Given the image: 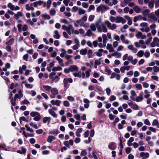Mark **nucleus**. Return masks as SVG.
Segmentation results:
<instances>
[{"label":"nucleus","mask_w":159,"mask_h":159,"mask_svg":"<svg viewBox=\"0 0 159 159\" xmlns=\"http://www.w3.org/2000/svg\"><path fill=\"white\" fill-rule=\"evenodd\" d=\"M23 16V14L21 12L18 11L14 15L13 17L16 20H18L20 17H22Z\"/></svg>","instance_id":"20"},{"label":"nucleus","mask_w":159,"mask_h":159,"mask_svg":"<svg viewBox=\"0 0 159 159\" xmlns=\"http://www.w3.org/2000/svg\"><path fill=\"white\" fill-rule=\"evenodd\" d=\"M69 82L70 83H72L73 82V80L71 78H65L63 80V83L64 84V87L65 88H68V83Z\"/></svg>","instance_id":"7"},{"label":"nucleus","mask_w":159,"mask_h":159,"mask_svg":"<svg viewBox=\"0 0 159 159\" xmlns=\"http://www.w3.org/2000/svg\"><path fill=\"white\" fill-rule=\"evenodd\" d=\"M73 75L75 77H80L82 75V73L80 71L73 73Z\"/></svg>","instance_id":"35"},{"label":"nucleus","mask_w":159,"mask_h":159,"mask_svg":"<svg viewBox=\"0 0 159 159\" xmlns=\"http://www.w3.org/2000/svg\"><path fill=\"white\" fill-rule=\"evenodd\" d=\"M56 59L58 61L60 65L62 66H64L62 59H61L59 57L57 56L56 57Z\"/></svg>","instance_id":"24"},{"label":"nucleus","mask_w":159,"mask_h":159,"mask_svg":"<svg viewBox=\"0 0 159 159\" xmlns=\"http://www.w3.org/2000/svg\"><path fill=\"white\" fill-rule=\"evenodd\" d=\"M50 14L51 16H54L56 14V11L54 9H51L50 11Z\"/></svg>","instance_id":"58"},{"label":"nucleus","mask_w":159,"mask_h":159,"mask_svg":"<svg viewBox=\"0 0 159 159\" xmlns=\"http://www.w3.org/2000/svg\"><path fill=\"white\" fill-rule=\"evenodd\" d=\"M101 58H100L98 60H97L95 61V63L96 65H99L101 63Z\"/></svg>","instance_id":"55"},{"label":"nucleus","mask_w":159,"mask_h":159,"mask_svg":"<svg viewBox=\"0 0 159 159\" xmlns=\"http://www.w3.org/2000/svg\"><path fill=\"white\" fill-rule=\"evenodd\" d=\"M48 112L49 114L54 118H57V115L56 113L51 109H49Z\"/></svg>","instance_id":"23"},{"label":"nucleus","mask_w":159,"mask_h":159,"mask_svg":"<svg viewBox=\"0 0 159 159\" xmlns=\"http://www.w3.org/2000/svg\"><path fill=\"white\" fill-rule=\"evenodd\" d=\"M7 7L12 11H17L20 9V8L18 6H15L13 5L11 3L9 2L8 4Z\"/></svg>","instance_id":"6"},{"label":"nucleus","mask_w":159,"mask_h":159,"mask_svg":"<svg viewBox=\"0 0 159 159\" xmlns=\"http://www.w3.org/2000/svg\"><path fill=\"white\" fill-rule=\"evenodd\" d=\"M116 99V96L114 95H112L109 98V100L110 101H113L115 100Z\"/></svg>","instance_id":"60"},{"label":"nucleus","mask_w":159,"mask_h":159,"mask_svg":"<svg viewBox=\"0 0 159 159\" xmlns=\"http://www.w3.org/2000/svg\"><path fill=\"white\" fill-rule=\"evenodd\" d=\"M133 9L134 11L137 13H139L141 11V10L138 6H135L134 7Z\"/></svg>","instance_id":"36"},{"label":"nucleus","mask_w":159,"mask_h":159,"mask_svg":"<svg viewBox=\"0 0 159 159\" xmlns=\"http://www.w3.org/2000/svg\"><path fill=\"white\" fill-rule=\"evenodd\" d=\"M62 70V68L60 66L57 67H54L53 68L52 70L53 71H60Z\"/></svg>","instance_id":"40"},{"label":"nucleus","mask_w":159,"mask_h":159,"mask_svg":"<svg viewBox=\"0 0 159 159\" xmlns=\"http://www.w3.org/2000/svg\"><path fill=\"white\" fill-rule=\"evenodd\" d=\"M154 0H151L148 2V7L150 8H152L154 7Z\"/></svg>","instance_id":"39"},{"label":"nucleus","mask_w":159,"mask_h":159,"mask_svg":"<svg viewBox=\"0 0 159 159\" xmlns=\"http://www.w3.org/2000/svg\"><path fill=\"white\" fill-rule=\"evenodd\" d=\"M131 108L135 110H137L139 109L138 106L136 104H134L133 106L131 107Z\"/></svg>","instance_id":"51"},{"label":"nucleus","mask_w":159,"mask_h":159,"mask_svg":"<svg viewBox=\"0 0 159 159\" xmlns=\"http://www.w3.org/2000/svg\"><path fill=\"white\" fill-rule=\"evenodd\" d=\"M85 13V11L81 8H80L78 10V14L79 15L84 14Z\"/></svg>","instance_id":"43"},{"label":"nucleus","mask_w":159,"mask_h":159,"mask_svg":"<svg viewBox=\"0 0 159 159\" xmlns=\"http://www.w3.org/2000/svg\"><path fill=\"white\" fill-rule=\"evenodd\" d=\"M43 88L46 91H51L52 88L51 86H50L48 85H44L43 86Z\"/></svg>","instance_id":"38"},{"label":"nucleus","mask_w":159,"mask_h":159,"mask_svg":"<svg viewBox=\"0 0 159 159\" xmlns=\"http://www.w3.org/2000/svg\"><path fill=\"white\" fill-rule=\"evenodd\" d=\"M126 22L125 20L123 18L120 16H117L116 20V23H122L123 24Z\"/></svg>","instance_id":"9"},{"label":"nucleus","mask_w":159,"mask_h":159,"mask_svg":"<svg viewBox=\"0 0 159 159\" xmlns=\"http://www.w3.org/2000/svg\"><path fill=\"white\" fill-rule=\"evenodd\" d=\"M25 86L26 88L30 89L32 88L33 87V85L32 84L28 83H26L25 84Z\"/></svg>","instance_id":"62"},{"label":"nucleus","mask_w":159,"mask_h":159,"mask_svg":"<svg viewBox=\"0 0 159 159\" xmlns=\"http://www.w3.org/2000/svg\"><path fill=\"white\" fill-rule=\"evenodd\" d=\"M14 41V39L12 38L9 41L6 42V43L7 45H11L12 44Z\"/></svg>","instance_id":"46"},{"label":"nucleus","mask_w":159,"mask_h":159,"mask_svg":"<svg viewBox=\"0 0 159 159\" xmlns=\"http://www.w3.org/2000/svg\"><path fill=\"white\" fill-rule=\"evenodd\" d=\"M90 27V30L93 31L96 30V28H97L98 31L99 33L103 32L106 33L107 32V29L106 27L102 22V20L101 18L98 20L94 24H91Z\"/></svg>","instance_id":"1"},{"label":"nucleus","mask_w":159,"mask_h":159,"mask_svg":"<svg viewBox=\"0 0 159 159\" xmlns=\"http://www.w3.org/2000/svg\"><path fill=\"white\" fill-rule=\"evenodd\" d=\"M51 92L52 95H51L50 97L52 98H54L55 96L58 94V91L57 89L55 88H52Z\"/></svg>","instance_id":"5"},{"label":"nucleus","mask_w":159,"mask_h":159,"mask_svg":"<svg viewBox=\"0 0 159 159\" xmlns=\"http://www.w3.org/2000/svg\"><path fill=\"white\" fill-rule=\"evenodd\" d=\"M144 54V52L142 50H140L137 53V55L139 57H143Z\"/></svg>","instance_id":"45"},{"label":"nucleus","mask_w":159,"mask_h":159,"mask_svg":"<svg viewBox=\"0 0 159 159\" xmlns=\"http://www.w3.org/2000/svg\"><path fill=\"white\" fill-rule=\"evenodd\" d=\"M86 35L88 36H93L94 34L93 33H92V30L90 29H89L87 31L86 33Z\"/></svg>","instance_id":"37"},{"label":"nucleus","mask_w":159,"mask_h":159,"mask_svg":"<svg viewBox=\"0 0 159 159\" xmlns=\"http://www.w3.org/2000/svg\"><path fill=\"white\" fill-rule=\"evenodd\" d=\"M106 48L110 52H115V50L113 48L111 44L108 43L107 44Z\"/></svg>","instance_id":"15"},{"label":"nucleus","mask_w":159,"mask_h":159,"mask_svg":"<svg viewBox=\"0 0 159 159\" xmlns=\"http://www.w3.org/2000/svg\"><path fill=\"white\" fill-rule=\"evenodd\" d=\"M42 17L45 20H49L50 19V16L46 13L42 14Z\"/></svg>","instance_id":"34"},{"label":"nucleus","mask_w":159,"mask_h":159,"mask_svg":"<svg viewBox=\"0 0 159 159\" xmlns=\"http://www.w3.org/2000/svg\"><path fill=\"white\" fill-rule=\"evenodd\" d=\"M16 99L15 98L14 99L13 98H11V103L12 105L13 106H15L16 105Z\"/></svg>","instance_id":"53"},{"label":"nucleus","mask_w":159,"mask_h":159,"mask_svg":"<svg viewBox=\"0 0 159 159\" xmlns=\"http://www.w3.org/2000/svg\"><path fill=\"white\" fill-rule=\"evenodd\" d=\"M106 9V7L102 5H100L97 8V11H102Z\"/></svg>","instance_id":"22"},{"label":"nucleus","mask_w":159,"mask_h":159,"mask_svg":"<svg viewBox=\"0 0 159 159\" xmlns=\"http://www.w3.org/2000/svg\"><path fill=\"white\" fill-rule=\"evenodd\" d=\"M152 37H150L148 38L145 41V43L147 45H148L152 41Z\"/></svg>","instance_id":"47"},{"label":"nucleus","mask_w":159,"mask_h":159,"mask_svg":"<svg viewBox=\"0 0 159 159\" xmlns=\"http://www.w3.org/2000/svg\"><path fill=\"white\" fill-rule=\"evenodd\" d=\"M82 6L84 8H87L88 7L89 5L87 3L84 2L82 3Z\"/></svg>","instance_id":"59"},{"label":"nucleus","mask_w":159,"mask_h":159,"mask_svg":"<svg viewBox=\"0 0 159 159\" xmlns=\"http://www.w3.org/2000/svg\"><path fill=\"white\" fill-rule=\"evenodd\" d=\"M150 12V11L148 9H146L143 11V14L144 16H147L149 12Z\"/></svg>","instance_id":"44"},{"label":"nucleus","mask_w":159,"mask_h":159,"mask_svg":"<svg viewBox=\"0 0 159 159\" xmlns=\"http://www.w3.org/2000/svg\"><path fill=\"white\" fill-rule=\"evenodd\" d=\"M78 8L76 6H74L72 7V9L71 10V11L72 12H76L78 10Z\"/></svg>","instance_id":"63"},{"label":"nucleus","mask_w":159,"mask_h":159,"mask_svg":"<svg viewBox=\"0 0 159 159\" xmlns=\"http://www.w3.org/2000/svg\"><path fill=\"white\" fill-rule=\"evenodd\" d=\"M135 88L137 89L140 90L142 89V86L141 84H136L135 85Z\"/></svg>","instance_id":"41"},{"label":"nucleus","mask_w":159,"mask_h":159,"mask_svg":"<svg viewBox=\"0 0 159 159\" xmlns=\"http://www.w3.org/2000/svg\"><path fill=\"white\" fill-rule=\"evenodd\" d=\"M25 8L26 10L28 11H30V10L32 11H34V8L33 7H30V4H26L25 6Z\"/></svg>","instance_id":"33"},{"label":"nucleus","mask_w":159,"mask_h":159,"mask_svg":"<svg viewBox=\"0 0 159 159\" xmlns=\"http://www.w3.org/2000/svg\"><path fill=\"white\" fill-rule=\"evenodd\" d=\"M74 143L72 139H70L69 141H66L63 142V144L66 147L69 148L70 145L72 146Z\"/></svg>","instance_id":"8"},{"label":"nucleus","mask_w":159,"mask_h":159,"mask_svg":"<svg viewBox=\"0 0 159 159\" xmlns=\"http://www.w3.org/2000/svg\"><path fill=\"white\" fill-rule=\"evenodd\" d=\"M136 37L137 39H144L146 38L145 35L143 34L142 33L140 32H139L136 35Z\"/></svg>","instance_id":"13"},{"label":"nucleus","mask_w":159,"mask_h":159,"mask_svg":"<svg viewBox=\"0 0 159 159\" xmlns=\"http://www.w3.org/2000/svg\"><path fill=\"white\" fill-rule=\"evenodd\" d=\"M105 23L107 28L111 30H114L116 29V25L114 24H111L107 20H106L105 22Z\"/></svg>","instance_id":"4"},{"label":"nucleus","mask_w":159,"mask_h":159,"mask_svg":"<svg viewBox=\"0 0 159 159\" xmlns=\"http://www.w3.org/2000/svg\"><path fill=\"white\" fill-rule=\"evenodd\" d=\"M153 70L154 72L157 73L159 72V67L157 66H153Z\"/></svg>","instance_id":"49"},{"label":"nucleus","mask_w":159,"mask_h":159,"mask_svg":"<svg viewBox=\"0 0 159 159\" xmlns=\"http://www.w3.org/2000/svg\"><path fill=\"white\" fill-rule=\"evenodd\" d=\"M82 128L77 129L75 132L76 136L77 137H80L81 136L80 133L82 132Z\"/></svg>","instance_id":"27"},{"label":"nucleus","mask_w":159,"mask_h":159,"mask_svg":"<svg viewBox=\"0 0 159 159\" xmlns=\"http://www.w3.org/2000/svg\"><path fill=\"white\" fill-rule=\"evenodd\" d=\"M29 103V101L26 99H25L21 102V105L27 104Z\"/></svg>","instance_id":"57"},{"label":"nucleus","mask_w":159,"mask_h":159,"mask_svg":"<svg viewBox=\"0 0 159 159\" xmlns=\"http://www.w3.org/2000/svg\"><path fill=\"white\" fill-rule=\"evenodd\" d=\"M140 155L142 157V159H146L149 157V154L148 152H142L140 153Z\"/></svg>","instance_id":"17"},{"label":"nucleus","mask_w":159,"mask_h":159,"mask_svg":"<svg viewBox=\"0 0 159 159\" xmlns=\"http://www.w3.org/2000/svg\"><path fill=\"white\" fill-rule=\"evenodd\" d=\"M87 49L86 48L81 50L80 51V54L82 55H85L87 52Z\"/></svg>","instance_id":"32"},{"label":"nucleus","mask_w":159,"mask_h":159,"mask_svg":"<svg viewBox=\"0 0 159 159\" xmlns=\"http://www.w3.org/2000/svg\"><path fill=\"white\" fill-rule=\"evenodd\" d=\"M95 17L94 15H91L89 16L88 20L89 21H92L93 20Z\"/></svg>","instance_id":"54"},{"label":"nucleus","mask_w":159,"mask_h":159,"mask_svg":"<svg viewBox=\"0 0 159 159\" xmlns=\"http://www.w3.org/2000/svg\"><path fill=\"white\" fill-rule=\"evenodd\" d=\"M140 30L142 32H145L146 33L149 32L150 30L149 27H146L145 28H140Z\"/></svg>","instance_id":"30"},{"label":"nucleus","mask_w":159,"mask_h":159,"mask_svg":"<svg viewBox=\"0 0 159 159\" xmlns=\"http://www.w3.org/2000/svg\"><path fill=\"white\" fill-rule=\"evenodd\" d=\"M87 56L89 58L93 57V55L92 50L89 49L88 50Z\"/></svg>","instance_id":"42"},{"label":"nucleus","mask_w":159,"mask_h":159,"mask_svg":"<svg viewBox=\"0 0 159 159\" xmlns=\"http://www.w3.org/2000/svg\"><path fill=\"white\" fill-rule=\"evenodd\" d=\"M70 70L71 72L76 71L78 72V68L76 65H71L70 67Z\"/></svg>","instance_id":"16"},{"label":"nucleus","mask_w":159,"mask_h":159,"mask_svg":"<svg viewBox=\"0 0 159 159\" xmlns=\"http://www.w3.org/2000/svg\"><path fill=\"white\" fill-rule=\"evenodd\" d=\"M26 149L24 147H22L21 150H18L17 151V152L21 154H25L26 152Z\"/></svg>","instance_id":"25"},{"label":"nucleus","mask_w":159,"mask_h":159,"mask_svg":"<svg viewBox=\"0 0 159 159\" xmlns=\"http://www.w3.org/2000/svg\"><path fill=\"white\" fill-rule=\"evenodd\" d=\"M120 38L123 43L126 44L129 43L130 41L128 40L125 39V37L124 34H121L120 36Z\"/></svg>","instance_id":"11"},{"label":"nucleus","mask_w":159,"mask_h":159,"mask_svg":"<svg viewBox=\"0 0 159 159\" xmlns=\"http://www.w3.org/2000/svg\"><path fill=\"white\" fill-rule=\"evenodd\" d=\"M95 8V7L93 5H90L89 7V9L88 10V12L92 10H93Z\"/></svg>","instance_id":"61"},{"label":"nucleus","mask_w":159,"mask_h":159,"mask_svg":"<svg viewBox=\"0 0 159 159\" xmlns=\"http://www.w3.org/2000/svg\"><path fill=\"white\" fill-rule=\"evenodd\" d=\"M148 17L154 21H156L157 20V18L156 17V16L152 13H150L148 14Z\"/></svg>","instance_id":"21"},{"label":"nucleus","mask_w":159,"mask_h":159,"mask_svg":"<svg viewBox=\"0 0 159 159\" xmlns=\"http://www.w3.org/2000/svg\"><path fill=\"white\" fill-rule=\"evenodd\" d=\"M110 21L112 22H116V18L114 16H111L110 17Z\"/></svg>","instance_id":"52"},{"label":"nucleus","mask_w":159,"mask_h":159,"mask_svg":"<svg viewBox=\"0 0 159 159\" xmlns=\"http://www.w3.org/2000/svg\"><path fill=\"white\" fill-rule=\"evenodd\" d=\"M108 147L111 150H115L116 148V143L114 142L110 143L108 144Z\"/></svg>","instance_id":"12"},{"label":"nucleus","mask_w":159,"mask_h":159,"mask_svg":"<svg viewBox=\"0 0 159 159\" xmlns=\"http://www.w3.org/2000/svg\"><path fill=\"white\" fill-rule=\"evenodd\" d=\"M39 114V113L36 111H33L30 113V115L32 117H35Z\"/></svg>","instance_id":"48"},{"label":"nucleus","mask_w":159,"mask_h":159,"mask_svg":"<svg viewBox=\"0 0 159 159\" xmlns=\"http://www.w3.org/2000/svg\"><path fill=\"white\" fill-rule=\"evenodd\" d=\"M41 116L40 114H39L34 118V120L35 121H38L41 119Z\"/></svg>","instance_id":"50"},{"label":"nucleus","mask_w":159,"mask_h":159,"mask_svg":"<svg viewBox=\"0 0 159 159\" xmlns=\"http://www.w3.org/2000/svg\"><path fill=\"white\" fill-rule=\"evenodd\" d=\"M53 37L57 39H58L60 38V35L57 30H55L54 31Z\"/></svg>","instance_id":"28"},{"label":"nucleus","mask_w":159,"mask_h":159,"mask_svg":"<svg viewBox=\"0 0 159 159\" xmlns=\"http://www.w3.org/2000/svg\"><path fill=\"white\" fill-rule=\"evenodd\" d=\"M23 96L22 91L21 89H20L18 92V93L16 94L15 95L14 97L16 99L17 98L20 99Z\"/></svg>","instance_id":"19"},{"label":"nucleus","mask_w":159,"mask_h":159,"mask_svg":"<svg viewBox=\"0 0 159 159\" xmlns=\"http://www.w3.org/2000/svg\"><path fill=\"white\" fill-rule=\"evenodd\" d=\"M91 69H89L85 73L82 72V77L83 78H88L90 76V73L91 72Z\"/></svg>","instance_id":"10"},{"label":"nucleus","mask_w":159,"mask_h":159,"mask_svg":"<svg viewBox=\"0 0 159 159\" xmlns=\"http://www.w3.org/2000/svg\"><path fill=\"white\" fill-rule=\"evenodd\" d=\"M150 45L151 47L152 48L156 46L159 47V38L157 37H154Z\"/></svg>","instance_id":"2"},{"label":"nucleus","mask_w":159,"mask_h":159,"mask_svg":"<svg viewBox=\"0 0 159 159\" xmlns=\"http://www.w3.org/2000/svg\"><path fill=\"white\" fill-rule=\"evenodd\" d=\"M152 125L156 126L157 128H159V122L158 120L155 119L152 123Z\"/></svg>","instance_id":"26"},{"label":"nucleus","mask_w":159,"mask_h":159,"mask_svg":"<svg viewBox=\"0 0 159 159\" xmlns=\"http://www.w3.org/2000/svg\"><path fill=\"white\" fill-rule=\"evenodd\" d=\"M43 3V2L41 0L36 1L34 2V7H37L38 5H41Z\"/></svg>","instance_id":"29"},{"label":"nucleus","mask_w":159,"mask_h":159,"mask_svg":"<svg viewBox=\"0 0 159 159\" xmlns=\"http://www.w3.org/2000/svg\"><path fill=\"white\" fill-rule=\"evenodd\" d=\"M143 99V92H141L139 93V96L136 98L135 101L137 102L142 101Z\"/></svg>","instance_id":"14"},{"label":"nucleus","mask_w":159,"mask_h":159,"mask_svg":"<svg viewBox=\"0 0 159 159\" xmlns=\"http://www.w3.org/2000/svg\"><path fill=\"white\" fill-rule=\"evenodd\" d=\"M50 102L53 105H56L57 106H59L61 102V101L59 100H52L50 101Z\"/></svg>","instance_id":"18"},{"label":"nucleus","mask_w":159,"mask_h":159,"mask_svg":"<svg viewBox=\"0 0 159 159\" xmlns=\"http://www.w3.org/2000/svg\"><path fill=\"white\" fill-rule=\"evenodd\" d=\"M155 7L156 8L159 7V0H156L155 1Z\"/></svg>","instance_id":"64"},{"label":"nucleus","mask_w":159,"mask_h":159,"mask_svg":"<svg viewBox=\"0 0 159 159\" xmlns=\"http://www.w3.org/2000/svg\"><path fill=\"white\" fill-rule=\"evenodd\" d=\"M49 133L50 134H58L59 132L57 129H54L52 131H50Z\"/></svg>","instance_id":"56"},{"label":"nucleus","mask_w":159,"mask_h":159,"mask_svg":"<svg viewBox=\"0 0 159 159\" xmlns=\"http://www.w3.org/2000/svg\"><path fill=\"white\" fill-rule=\"evenodd\" d=\"M19 31L21 32L22 31H25L28 29V26L26 24H24L23 26L20 24H18L17 25Z\"/></svg>","instance_id":"3"},{"label":"nucleus","mask_w":159,"mask_h":159,"mask_svg":"<svg viewBox=\"0 0 159 159\" xmlns=\"http://www.w3.org/2000/svg\"><path fill=\"white\" fill-rule=\"evenodd\" d=\"M55 137L52 135L49 136L47 139V141L48 143H51L52 141L55 139Z\"/></svg>","instance_id":"31"}]
</instances>
